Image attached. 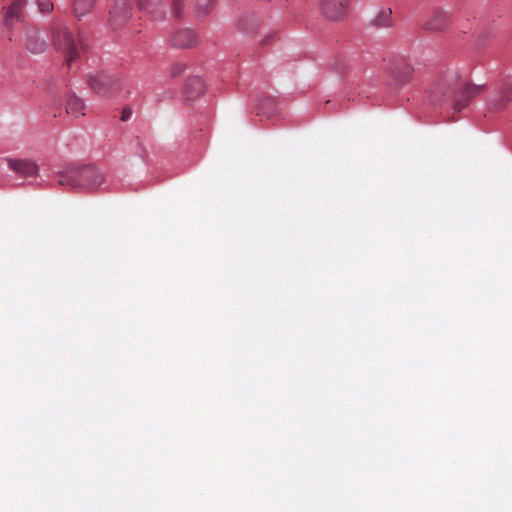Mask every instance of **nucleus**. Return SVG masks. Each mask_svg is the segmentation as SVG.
<instances>
[{"label":"nucleus","instance_id":"f03ea898","mask_svg":"<svg viewBox=\"0 0 512 512\" xmlns=\"http://www.w3.org/2000/svg\"><path fill=\"white\" fill-rule=\"evenodd\" d=\"M53 43L56 49L65 55L67 65H70L85 50L81 34H78L76 39L73 33L66 27H60L54 31Z\"/></svg>","mask_w":512,"mask_h":512},{"label":"nucleus","instance_id":"ddd939ff","mask_svg":"<svg viewBox=\"0 0 512 512\" xmlns=\"http://www.w3.org/2000/svg\"><path fill=\"white\" fill-rule=\"evenodd\" d=\"M138 6L140 10L147 13L153 20L160 19L164 15L161 0H138Z\"/></svg>","mask_w":512,"mask_h":512},{"label":"nucleus","instance_id":"4be33fe9","mask_svg":"<svg viewBox=\"0 0 512 512\" xmlns=\"http://www.w3.org/2000/svg\"><path fill=\"white\" fill-rule=\"evenodd\" d=\"M37 5L41 13H50L53 10L51 0H37Z\"/></svg>","mask_w":512,"mask_h":512},{"label":"nucleus","instance_id":"6ab92c4d","mask_svg":"<svg viewBox=\"0 0 512 512\" xmlns=\"http://www.w3.org/2000/svg\"><path fill=\"white\" fill-rule=\"evenodd\" d=\"M25 3L26 0H14L12 2L5 15L7 23L12 22L13 20H19L21 18L22 10Z\"/></svg>","mask_w":512,"mask_h":512},{"label":"nucleus","instance_id":"a211bd4d","mask_svg":"<svg viewBox=\"0 0 512 512\" xmlns=\"http://www.w3.org/2000/svg\"><path fill=\"white\" fill-rule=\"evenodd\" d=\"M371 24L378 28H387L392 25L391 9H383L379 11L371 21Z\"/></svg>","mask_w":512,"mask_h":512},{"label":"nucleus","instance_id":"423d86ee","mask_svg":"<svg viewBox=\"0 0 512 512\" xmlns=\"http://www.w3.org/2000/svg\"><path fill=\"white\" fill-rule=\"evenodd\" d=\"M109 15L110 25L114 29L124 26L132 15V0H115Z\"/></svg>","mask_w":512,"mask_h":512},{"label":"nucleus","instance_id":"aec40b11","mask_svg":"<svg viewBox=\"0 0 512 512\" xmlns=\"http://www.w3.org/2000/svg\"><path fill=\"white\" fill-rule=\"evenodd\" d=\"M95 0H75L74 2V15L78 20L91 12Z\"/></svg>","mask_w":512,"mask_h":512},{"label":"nucleus","instance_id":"0eeeda50","mask_svg":"<svg viewBox=\"0 0 512 512\" xmlns=\"http://www.w3.org/2000/svg\"><path fill=\"white\" fill-rule=\"evenodd\" d=\"M350 0H320L323 16L332 21L343 19L347 13Z\"/></svg>","mask_w":512,"mask_h":512},{"label":"nucleus","instance_id":"bb28decb","mask_svg":"<svg viewBox=\"0 0 512 512\" xmlns=\"http://www.w3.org/2000/svg\"><path fill=\"white\" fill-rule=\"evenodd\" d=\"M131 115H132V110L128 107H125V108H123V110L121 112L120 119H121V121L125 122L130 119Z\"/></svg>","mask_w":512,"mask_h":512},{"label":"nucleus","instance_id":"1a4fd4ad","mask_svg":"<svg viewBox=\"0 0 512 512\" xmlns=\"http://www.w3.org/2000/svg\"><path fill=\"white\" fill-rule=\"evenodd\" d=\"M6 161L13 172L23 177H31L38 172V165L32 160L8 158Z\"/></svg>","mask_w":512,"mask_h":512},{"label":"nucleus","instance_id":"4468645a","mask_svg":"<svg viewBox=\"0 0 512 512\" xmlns=\"http://www.w3.org/2000/svg\"><path fill=\"white\" fill-rule=\"evenodd\" d=\"M205 91V84L200 77H191L187 80L184 93L187 99L193 100L201 96Z\"/></svg>","mask_w":512,"mask_h":512},{"label":"nucleus","instance_id":"9d476101","mask_svg":"<svg viewBox=\"0 0 512 512\" xmlns=\"http://www.w3.org/2000/svg\"><path fill=\"white\" fill-rule=\"evenodd\" d=\"M170 42L177 48H191L198 43V37L191 29H180L173 33Z\"/></svg>","mask_w":512,"mask_h":512},{"label":"nucleus","instance_id":"5701e85b","mask_svg":"<svg viewBox=\"0 0 512 512\" xmlns=\"http://www.w3.org/2000/svg\"><path fill=\"white\" fill-rule=\"evenodd\" d=\"M182 0H172V11L175 17H180L182 14Z\"/></svg>","mask_w":512,"mask_h":512},{"label":"nucleus","instance_id":"20e7f679","mask_svg":"<svg viewBox=\"0 0 512 512\" xmlns=\"http://www.w3.org/2000/svg\"><path fill=\"white\" fill-rule=\"evenodd\" d=\"M88 85L94 93L110 97L122 89V79L117 74L99 72L88 78Z\"/></svg>","mask_w":512,"mask_h":512},{"label":"nucleus","instance_id":"39448f33","mask_svg":"<svg viewBox=\"0 0 512 512\" xmlns=\"http://www.w3.org/2000/svg\"><path fill=\"white\" fill-rule=\"evenodd\" d=\"M512 100V77H505L498 84L493 95L489 98L488 105L494 112L505 109Z\"/></svg>","mask_w":512,"mask_h":512},{"label":"nucleus","instance_id":"412c9836","mask_svg":"<svg viewBox=\"0 0 512 512\" xmlns=\"http://www.w3.org/2000/svg\"><path fill=\"white\" fill-rule=\"evenodd\" d=\"M330 66L332 70H334L338 74H344L348 70V63L346 59L342 56H335L331 60Z\"/></svg>","mask_w":512,"mask_h":512},{"label":"nucleus","instance_id":"f8f14e48","mask_svg":"<svg viewBox=\"0 0 512 512\" xmlns=\"http://www.w3.org/2000/svg\"><path fill=\"white\" fill-rule=\"evenodd\" d=\"M413 71L410 64L401 60L395 64L394 69L391 71V76L396 84L403 85L411 80Z\"/></svg>","mask_w":512,"mask_h":512},{"label":"nucleus","instance_id":"a878e982","mask_svg":"<svg viewBox=\"0 0 512 512\" xmlns=\"http://www.w3.org/2000/svg\"><path fill=\"white\" fill-rule=\"evenodd\" d=\"M211 3L212 0H197L198 7L202 9L204 12H207L209 10Z\"/></svg>","mask_w":512,"mask_h":512},{"label":"nucleus","instance_id":"7ed1b4c3","mask_svg":"<svg viewBox=\"0 0 512 512\" xmlns=\"http://www.w3.org/2000/svg\"><path fill=\"white\" fill-rule=\"evenodd\" d=\"M460 75L457 71H447L438 76L428 89L429 100L433 104H441L446 97L460 88Z\"/></svg>","mask_w":512,"mask_h":512},{"label":"nucleus","instance_id":"f257e3e1","mask_svg":"<svg viewBox=\"0 0 512 512\" xmlns=\"http://www.w3.org/2000/svg\"><path fill=\"white\" fill-rule=\"evenodd\" d=\"M105 181L104 173L91 165L83 167H70L58 174V183L72 188L94 190Z\"/></svg>","mask_w":512,"mask_h":512},{"label":"nucleus","instance_id":"9b49d317","mask_svg":"<svg viewBox=\"0 0 512 512\" xmlns=\"http://www.w3.org/2000/svg\"><path fill=\"white\" fill-rule=\"evenodd\" d=\"M25 45L26 48L34 54L42 53L47 48L46 41L41 38L40 32L36 27L27 28Z\"/></svg>","mask_w":512,"mask_h":512},{"label":"nucleus","instance_id":"b1692460","mask_svg":"<svg viewBox=\"0 0 512 512\" xmlns=\"http://www.w3.org/2000/svg\"><path fill=\"white\" fill-rule=\"evenodd\" d=\"M186 66L184 63H175L173 66H172V69H171V74L172 76H178L180 75L184 70H185Z\"/></svg>","mask_w":512,"mask_h":512},{"label":"nucleus","instance_id":"6e6552de","mask_svg":"<svg viewBox=\"0 0 512 512\" xmlns=\"http://www.w3.org/2000/svg\"><path fill=\"white\" fill-rule=\"evenodd\" d=\"M450 23V14L437 9L423 22L422 27L427 31L437 32L443 30Z\"/></svg>","mask_w":512,"mask_h":512},{"label":"nucleus","instance_id":"393cba45","mask_svg":"<svg viewBox=\"0 0 512 512\" xmlns=\"http://www.w3.org/2000/svg\"><path fill=\"white\" fill-rule=\"evenodd\" d=\"M59 89H55L53 87H50L48 92L50 95L55 99V101L59 102L61 100V95L64 92V87L61 88V91H58Z\"/></svg>","mask_w":512,"mask_h":512},{"label":"nucleus","instance_id":"dca6fc26","mask_svg":"<svg viewBox=\"0 0 512 512\" xmlns=\"http://www.w3.org/2000/svg\"><path fill=\"white\" fill-rule=\"evenodd\" d=\"M260 25V19L255 14H248L237 21V28L246 33H253Z\"/></svg>","mask_w":512,"mask_h":512},{"label":"nucleus","instance_id":"2eb2a0df","mask_svg":"<svg viewBox=\"0 0 512 512\" xmlns=\"http://www.w3.org/2000/svg\"><path fill=\"white\" fill-rule=\"evenodd\" d=\"M482 91L481 86L476 85H465L462 88V97L461 99H457L454 103V109L458 112L463 110L467 105L470 99L475 97L477 94H479Z\"/></svg>","mask_w":512,"mask_h":512},{"label":"nucleus","instance_id":"f3484780","mask_svg":"<svg viewBox=\"0 0 512 512\" xmlns=\"http://www.w3.org/2000/svg\"><path fill=\"white\" fill-rule=\"evenodd\" d=\"M85 105L83 100L71 94L67 97L66 112L75 118L84 116Z\"/></svg>","mask_w":512,"mask_h":512}]
</instances>
